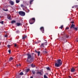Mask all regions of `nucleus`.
<instances>
[{
    "mask_svg": "<svg viewBox=\"0 0 78 78\" xmlns=\"http://www.w3.org/2000/svg\"><path fill=\"white\" fill-rule=\"evenodd\" d=\"M31 55H31V54L29 53H28L27 54V62H28L29 63H31V62H32L33 61V58H34L33 55H34V53H32Z\"/></svg>",
    "mask_w": 78,
    "mask_h": 78,
    "instance_id": "f257e3e1",
    "label": "nucleus"
},
{
    "mask_svg": "<svg viewBox=\"0 0 78 78\" xmlns=\"http://www.w3.org/2000/svg\"><path fill=\"white\" fill-rule=\"evenodd\" d=\"M62 61L61 59H58L55 64V66L57 67H60L62 65Z\"/></svg>",
    "mask_w": 78,
    "mask_h": 78,
    "instance_id": "f03ea898",
    "label": "nucleus"
},
{
    "mask_svg": "<svg viewBox=\"0 0 78 78\" xmlns=\"http://www.w3.org/2000/svg\"><path fill=\"white\" fill-rule=\"evenodd\" d=\"M18 14L20 16L23 17L25 16V12L22 11H20L18 12Z\"/></svg>",
    "mask_w": 78,
    "mask_h": 78,
    "instance_id": "7ed1b4c3",
    "label": "nucleus"
},
{
    "mask_svg": "<svg viewBox=\"0 0 78 78\" xmlns=\"http://www.w3.org/2000/svg\"><path fill=\"white\" fill-rule=\"evenodd\" d=\"M29 23L30 24H33L35 22V18H32L29 20Z\"/></svg>",
    "mask_w": 78,
    "mask_h": 78,
    "instance_id": "20e7f679",
    "label": "nucleus"
},
{
    "mask_svg": "<svg viewBox=\"0 0 78 78\" xmlns=\"http://www.w3.org/2000/svg\"><path fill=\"white\" fill-rule=\"evenodd\" d=\"M70 71L71 72H76V69H75V68L73 67L71 69Z\"/></svg>",
    "mask_w": 78,
    "mask_h": 78,
    "instance_id": "39448f33",
    "label": "nucleus"
},
{
    "mask_svg": "<svg viewBox=\"0 0 78 78\" xmlns=\"http://www.w3.org/2000/svg\"><path fill=\"white\" fill-rule=\"evenodd\" d=\"M40 29L43 33H44V28L43 27H41Z\"/></svg>",
    "mask_w": 78,
    "mask_h": 78,
    "instance_id": "423d86ee",
    "label": "nucleus"
},
{
    "mask_svg": "<svg viewBox=\"0 0 78 78\" xmlns=\"http://www.w3.org/2000/svg\"><path fill=\"white\" fill-rule=\"evenodd\" d=\"M9 3H10V5L12 6H13V5H14V1H10L9 2Z\"/></svg>",
    "mask_w": 78,
    "mask_h": 78,
    "instance_id": "0eeeda50",
    "label": "nucleus"
},
{
    "mask_svg": "<svg viewBox=\"0 0 78 78\" xmlns=\"http://www.w3.org/2000/svg\"><path fill=\"white\" fill-rule=\"evenodd\" d=\"M35 53L38 54V56H39V55H40V51H37L36 50H35Z\"/></svg>",
    "mask_w": 78,
    "mask_h": 78,
    "instance_id": "6e6552de",
    "label": "nucleus"
},
{
    "mask_svg": "<svg viewBox=\"0 0 78 78\" xmlns=\"http://www.w3.org/2000/svg\"><path fill=\"white\" fill-rule=\"evenodd\" d=\"M75 26V25H74L73 24H72L71 27H70V28H74V27Z\"/></svg>",
    "mask_w": 78,
    "mask_h": 78,
    "instance_id": "1a4fd4ad",
    "label": "nucleus"
},
{
    "mask_svg": "<svg viewBox=\"0 0 78 78\" xmlns=\"http://www.w3.org/2000/svg\"><path fill=\"white\" fill-rule=\"evenodd\" d=\"M16 25H17V27H19L20 25H21V23H17Z\"/></svg>",
    "mask_w": 78,
    "mask_h": 78,
    "instance_id": "9d476101",
    "label": "nucleus"
},
{
    "mask_svg": "<svg viewBox=\"0 0 78 78\" xmlns=\"http://www.w3.org/2000/svg\"><path fill=\"white\" fill-rule=\"evenodd\" d=\"M44 43H43L41 44V45L40 46V47H44Z\"/></svg>",
    "mask_w": 78,
    "mask_h": 78,
    "instance_id": "9b49d317",
    "label": "nucleus"
},
{
    "mask_svg": "<svg viewBox=\"0 0 78 78\" xmlns=\"http://www.w3.org/2000/svg\"><path fill=\"white\" fill-rule=\"evenodd\" d=\"M13 59V58L12 57H11L9 58V61H12Z\"/></svg>",
    "mask_w": 78,
    "mask_h": 78,
    "instance_id": "f8f14e48",
    "label": "nucleus"
},
{
    "mask_svg": "<svg viewBox=\"0 0 78 78\" xmlns=\"http://www.w3.org/2000/svg\"><path fill=\"white\" fill-rule=\"evenodd\" d=\"M37 74H39L40 75H42V73H41V72H37L36 73Z\"/></svg>",
    "mask_w": 78,
    "mask_h": 78,
    "instance_id": "ddd939ff",
    "label": "nucleus"
},
{
    "mask_svg": "<svg viewBox=\"0 0 78 78\" xmlns=\"http://www.w3.org/2000/svg\"><path fill=\"white\" fill-rule=\"evenodd\" d=\"M7 18L8 19H9V20H11V16L8 15L7 16Z\"/></svg>",
    "mask_w": 78,
    "mask_h": 78,
    "instance_id": "4468645a",
    "label": "nucleus"
},
{
    "mask_svg": "<svg viewBox=\"0 0 78 78\" xmlns=\"http://www.w3.org/2000/svg\"><path fill=\"white\" fill-rule=\"evenodd\" d=\"M74 7L75 8H77L78 9V5H74Z\"/></svg>",
    "mask_w": 78,
    "mask_h": 78,
    "instance_id": "2eb2a0df",
    "label": "nucleus"
},
{
    "mask_svg": "<svg viewBox=\"0 0 78 78\" xmlns=\"http://www.w3.org/2000/svg\"><path fill=\"white\" fill-rule=\"evenodd\" d=\"M16 21L15 20H12V21H11V23H16Z\"/></svg>",
    "mask_w": 78,
    "mask_h": 78,
    "instance_id": "dca6fc26",
    "label": "nucleus"
},
{
    "mask_svg": "<svg viewBox=\"0 0 78 78\" xmlns=\"http://www.w3.org/2000/svg\"><path fill=\"white\" fill-rule=\"evenodd\" d=\"M20 2V0H16V3H19Z\"/></svg>",
    "mask_w": 78,
    "mask_h": 78,
    "instance_id": "f3484780",
    "label": "nucleus"
},
{
    "mask_svg": "<svg viewBox=\"0 0 78 78\" xmlns=\"http://www.w3.org/2000/svg\"><path fill=\"white\" fill-rule=\"evenodd\" d=\"M31 66L32 67V68H34V67H35V66L33 64H31Z\"/></svg>",
    "mask_w": 78,
    "mask_h": 78,
    "instance_id": "a211bd4d",
    "label": "nucleus"
},
{
    "mask_svg": "<svg viewBox=\"0 0 78 78\" xmlns=\"http://www.w3.org/2000/svg\"><path fill=\"white\" fill-rule=\"evenodd\" d=\"M33 2V0H31L30 1V5H31L32 4V2Z\"/></svg>",
    "mask_w": 78,
    "mask_h": 78,
    "instance_id": "6ab92c4d",
    "label": "nucleus"
},
{
    "mask_svg": "<svg viewBox=\"0 0 78 78\" xmlns=\"http://www.w3.org/2000/svg\"><path fill=\"white\" fill-rule=\"evenodd\" d=\"M59 28H60V29L62 30V29L63 28V25L61 26V27H59Z\"/></svg>",
    "mask_w": 78,
    "mask_h": 78,
    "instance_id": "aec40b11",
    "label": "nucleus"
},
{
    "mask_svg": "<svg viewBox=\"0 0 78 78\" xmlns=\"http://www.w3.org/2000/svg\"><path fill=\"white\" fill-rule=\"evenodd\" d=\"M26 37H27L26 36H24L23 37L22 39H25V38H26Z\"/></svg>",
    "mask_w": 78,
    "mask_h": 78,
    "instance_id": "412c9836",
    "label": "nucleus"
},
{
    "mask_svg": "<svg viewBox=\"0 0 78 78\" xmlns=\"http://www.w3.org/2000/svg\"><path fill=\"white\" fill-rule=\"evenodd\" d=\"M32 73H33V74H35V73H36V72L34 70L32 71Z\"/></svg>",
    "mask_w": 78,
    "mask_h": 78,
    "instance_id": "4be33fe9",
    "label": "nucleus"
},
{
    "mask_svg": "<svg viewBox=\"0 0 78 78\" xmlns=\"http://www.w3.org/2000/svg\"><path fill=\"white\" fill-rule=\"evenodd\" d=\"M23 75V72H21L20 74H19V75Z\"/></svg>",
    "mask_w": 78,
    "mask_h": 78,
    "instance_id": "5701e85b",
    "label": "nucleus"
},
{
    "mask_svg": "<svg viewBox=\"0 0 78 78\" xmlns=\"http://www.w3.org/2000/svg\"><path fill=\"white\" fill-rule=\"evenodd\" d=\"M43 44H44V45H47V42H44Z\"/></svg>",
    "mask_w": 78,
    "mask_h": 78,
    "instance_id": "b1692460",
    "label": "nucleus"
},
{
    "mask_svg": "<svg viewBox=\"0 0 78 78\" xmlns=\"http://www.w3.org/2000/svg\"><path fill=\"white\" fill-rule=\"evenodd\" d=\"M46 68L48 70H50V67H46Z\"/></svg>",
    "mask_w": 78,
    "mask_h": 78,
    "instance_id": "393cba45",
    "label": "nucleus"
},
{
    "mask_svg": "<svg viewBox=\"0 0 78 78\" xmlns=\"http://www.w3.org/2000/svg\"><path fill=\"white\" fill-rule=\"evenodd\" d=\"M21 8H24V5L23 4L21 5Z\"/></svg>",
    "mask_w": 78,
    "mask_h": 78,
    "instance_id": "a878e982",
    "label": "nucleus"
},
{
    "mask_svg": "<svg viewBox=\"0 0 78 78\" xmlns=\"http://www.w3.org/2000/svg\"><path fill=\"white\" fill-rule=\"evenodd\" d=\"M4 22L3 21H1L0 22V23H1L2 25H3V23Z\"/></svg>",
    "mask_w": 78,
    "mask_h": 78,
    "instance_id": "bb28decb",
    "label": "nucleus"
},
{
    "mask_svg": "<svg viewBox=\"0 0 78 78\" xmlns=\"http://www.w3.org/2000/svg\"><path fill=\"white\" fill-rule=\"evenodd\" d=\"M74 29V30H76V31H77V30H78V29L76 27H75Z\"/></svg>",
    "mask_w": 78,
    "mask_h": 78,
    "instance_id": "cd10ccee",
    "label": "nucleus"
},
{
    "mask_svg": "<svg viewBox=\"0 0 78 78\" xmlns=\"http://www.w3.org/2000/svg\"><path fill=\"white\" fill-rule=\"evenodd\" d=\"M30 70V69H27L26 70L27 72H29V71Z\"/></svg>",
    "mask_w": 78,
    "mask_h": 78,
    "instance_id": "c85d7f7f",
    "label": "nucleus"
},
{
    "mask_svg": "<svg viewBox=\"0 0 78 78\" xmlns=\"http://www.w3.org/2000/svg\"><path fill=\"white\" fill-rule=\"evenodd\" d=\"M44 78H48V77L45 75H44Z\"/></svg>",
    "mask_w": 78,
    "mask_h": 78,
    "instance_id": "c756f323",
    "label": "nucleus"
},
{
    "mask_svg": "<svg viewBox=\"0 0 78 78\" xmlns=\"http://www.w3.org/2000/svg\"><path fill=\"white\" fill-rule=\"evenodd\" d=\"M16 32V33H19V30H17Z\"/></svg>",
    "mask_w": 78,
    "mask_h": 78,
    "instance_id": "7c9ffc66",
    "label": "nucleus"
},
{
    "mask_svg": "<svg viewBox=\"0 0 78 78\" xmlns=\"http://www.w3.org/2000/svg\"><path fill=\"white\" fill-rule=\"evenodd\" d=\"M8 36L7 34H6L4 36V37H8Z\"/></svg>",
    "mask_w": 78,
    "mask_h": 78,
    "instance_id": "2f4dec72",
    "label": "nucleus"
},
{
    "mask_svg": "<svg viewBox=\"0 0 78 78\" xmlns=\"http://www.w3.org/2000/svg\"><path fill=\"white\" fill-rule=\"evenodd\" d=\"M8 52L9 53V54H11V50L9 49V50Z\"/></svg>",
    "mask_w": 78,
    "mask_h": 78,
    "instance_id": "473e14b6",
    "label": "nucleus"
},
{
    "mask_svg": "<svg viewBox=\"0 0 78 78\" xmlns=\"http://www.w3.org/2000/svg\"><path fill=\"white\" fill-rule=\"evenodd\" d=\"M66 38H68V37H69V35H66Z\"/></svg>",
    "mask_w": 78,
    "mask_h": 78,
    "instance_id": "72a5a7b5",
    "label": "nucleus"
},
{
    "mask_svg": "<svg viewBox=\"0 0 78 78\" xmlns=\"http://www.w3.org/2000/svg\"><path fill=\"white\" fill-rule=\"evenodd\" d=\"M66 30H69V27H67L66 28Z\"/></svg>",
    "mask_w": 78,
    "mask_h": 78,
    "instance_id": "f704fd0d",
    "label": "nucleus"
},
{
    "mask_svg": "<svg viewBox=\"0 0 78 78\" xmlns=\"http://www.w3.org/2000/svg\"><path fill=\"white\" fill-rule=\"evenodd\" d=\"M10 45H7V47H8V48H10Z\"/></svg>",
    "mask_w": 78,
    "mask_h": 78,
    "instance_id": "c9c22d12",
    "label": "nucleus"
},
{
    "mask_svg": "<svg viewBox=\"0 0 78 78\" xmlns=\"http://www.w3.org/2000/svg\"><path fill=\"white\" fill-rule=\"evenodd\" d=\"M14 47H17V44H14Z\"/></svg>",
    "mask_w": 78,
    "mask_h": 78,
    "instance_id": "e433bc0d",
    "label": "nucleus"
},
{
    "mask_svg": "<svg viewBox=\"0 0 78 78\" xmlns=\"http://www.w3.org/2000/svg\"><path fill=\"white\" fill-rule=\"evenodd\" d=\"M71 23H74V22H73V21H71Z\"/></svg>",
    "mask_w": 78,
    "mask_h": 78,
    "instance_id": "4c0bfd02",
    "label": "nucleus"
},
{
    "mask_svg": "<svg viewBox=\"0 0 78 78\" xmlns=\"http://www.w3.org/2000/svg\"><path fill=\"white\" fill-rule=\"evenodd\" d=\"M47 51H45V53H44V54H46V53H47Z\"/></svg>",
    "mask_w": 78,
    "mask_h": 78,
    "instance_id": "58836bf2",
    "label": "nucleus"
},
{
    "mask_svg": "<svg viewBox=\"0 0 78 78\" xmlns=\"http://www.w3.org/2000/svg\"><path fill=\"white\" fill-rule=\"evenodd\" d=\"M45 51H43V53H44V54H45Z\"/></svg>",
    "mask_w": 78,
    "mask_h": 78,
    "instance_id": "ea45409f",
    "label": "nucleus"
},
{
    "mask_svg": "<svg viewBox=\"0 0 78 78\" xmlns=\"http://www.w3.org/2000/svg\"><path fill=\"white\" fill-rule=\"evenodd\" d=\"M72 78V77L71 76H69V78Z\"/></svg>",
    "mask_w": 78,
    "mask_h": 78,
    "instance_id": "a19ab883",
    "label": "nucleus"
},
{
    "mask_svg": "<svg viewBox=\"0 0 78 78\" xmlns=\"http://www.w3.org/2000/svg\"><path fill=\"white\" fill-rule=\"evenodd\" d=\"M16 66H17V67H19V65H18V64H16Z\"/></svg>",
    "mask_w": 78,
    "mask_h": 78,
    "instance_id": "79ce46f5",
    "label": "nucleus"
},
{
    "mask_svg": "<svg viewBox=\"0 0 78 78\" xmlns=\"http://www.w3.org/2000/svg\"><path fill=\"white\" fill-rule=\"evenodd\" d=\"M19 66H20H20H21V64H19Z\"/></svg>",
    "mask_w": 78,
    "mask_h": 78,
    "instance_id": "37998d69",
    "label": "nucleus"
},
{
    "mask_svg": "<svg viewBox=\"0 0 78 78\" xmlns=\"http://www.w3.org/2000/svg\"><path fill=\"white\" fill-rule=\"evenodd\" d=\"M72 8H74V5L72 7Z\"/></svg>",
    "mask_w": 78,
    "mask_h": 78,
    "instance_id": "c03bdc74",
    "label": "nucleus"
},
{
    "mask_svg": "<svg viewBox=\"0 0 78 78\" xmlns=\"http://www.w3.org/2000/svg\"><path fill=\"white\" fill-rule=\"evenodd\" d=\"M5 11H8V10H4Z\"/></svg>",
    "mask_w": 78,
    "mask_h": 78,
    "instance_id": "a18cd8bd",
    "label": "nucleus"
},
{
    "mask_svg": "<svg viewBox=\"0 0 78 78\" xmlns=\"http://www.w3.org/2000/svg\"><path fill=\"white\" fill-rule=\"evenodd\" d=\"M30 78H33V76H31L30 77Z\"/></svg>",
    "mask_w": 78,
    "mask_h": 78,
    "instance_id": "49530a36",
    "label": "nucleus"
},
{
    "mask_svg": "<svg viewBox=\"0 0 78 78\" xmlns=\"http://www.w3.org/2000/svg\"><path fill=\"white\" fill-rule=\"evenodd\" d=\"M28 12H29V11H30V10H28Z\"/></svg>",
    "mask_w": 78,
    "mask_h": 78,
    "instance_id": "de8ad7c7",
    "label": "nucleus"
},
{
    "mask_svg": "<svg viewBox=\"0 0 78 78\" xmlns=\"http://www.w3.org/2000/svg\"><path fill=\"white\" fill-rule=\"evenodd\" d=\"M6 10H8V9H6Z\"/></svg>",
    "mask_w": 78,
    "mask_h": 78,
    "instance_id": "09e8293b",
    "label": "nucleus"
},
{
    "mask_svg": "<svg viewBox=\"0 0 78 78\" xmlns=\"http://www.w3.org/2000/svg\"><path fill=\"white\" fill-rule=\"evenodd\" d=\"M3 10H5V9H3Z\"/></svg>",
    "mask_w": 78,
    "mask_h": 78,
    "instance_id": "8fccbe9b",
    "label": "nucleus"
},
{
    "mask_svg": "<svg viewBox=\"0 0 78 78\" xmlns=\"http://www.w3.org/2000/svg\"><path fill=\"white\" fill-rule=\"evenodd\" d=\"M33 0V1H34V0Z\"/></svg>",
    "mask_w": 78,
    "mask_h": 78,
    "instance_id": "3c124183",
    "label": "nucleus"
},
{
    "mask_svg": "<svg viewBox=\"0 0 78 78\" xmlns=\"http://www.w3.org/2000/svg\"><path fill=\"white\" fill-rule=\"evenodd\" d=\"M77 0V1H78V0Z\"/></svg>",
    "mask_w": 78,
    "mask_h": 78,
    "instance_id": "603ef678",
    "label": "nucleus"
}]
</instances>
